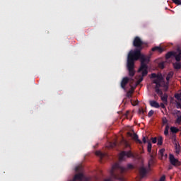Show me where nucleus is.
Instances as JSON below:
<instances>
[{"instance_id":"nucleus-1","label":"nucleus","mask_w":181,"mask_h":181,"mask_svg":"<svg viewBox=\"0 0 181 181\" xmlns=\"http://www.w3.org/2000/svg\"><path fill=\"white\" fill-rule=\"evenodd\" d=\"M141 52H142V49H135L134 50L130 51L128 54L127 66L130 77L135 76V69H134L135 62L141 60V69H146V64L151 62V57L145 56Z\"/></svg>"},{"instance_id":"nucleus-2","label":"nucleus","mask_w":181,"mask_h":181,"mask_svg":"<svg viewBox=\"0 0 181 181\" xmlns=\"http://www.w3.org/2000/svg\"><path fill=\"white\" fill-rule=\"evenodd\" d=\"M124 172H125V168L121 166L119 163H116L112 166V169L110 170V178L105 179L104 181H112V179L125 181Z\"/></svg>"},{"instance_id":"nucleus-3","label":"nucleus","mask_w":181,"mask_h":181,"mask_svg":"<svg viewBox=\"0 0 181 181\" xmlns=\"http://www.w3.org/2000/svg\"><path fill=\"white\" fill-rule=\"evenodd\" d=\"M133 46L134 47H135V49H137L139 50H144L145 46H148V43L142 41L141 37L136 36L133 40Z\"/></svg>"},{"instance_id":"nucleus-4","label":"nucleus","mask_w":181,"mask_h":181,"mask_svg":"<svg viewBox=\"0 0 181 181\" xmlns=\"http://www.w3.org/2000/svg\"><path fill=\"white\" fill-rule=\"evenodd\" d=\"M139 172L140 179H144V177H148V175H149V172H151V166L150 165H148V167L141 166L140 167Z\"/></svg>"},{"instance_id":"nucleus-5","label":"nucleus","mask_w":181,"mask_h":181,"mask_svg":"<svg viewBox=\"0 0 181 181\" xmlns=\"http://www.w3.org/2000/svg\"><path fill=\"white\" fill-rule=\"evenodd\" d=\"M125 156L127 158H135L134 153L131 151H122L119 156V160L122 161L125 160Z\"/></svg>"},{"instance_id":"nucleus-6","label":"nucleus","mask_w":181,"mask_h":181,"mask_svg":"<svg viewBox=\"0 0 181 181\" xmlns=\"http://www.w3.org/2000/svg\"><path fill=\"white\" fill-rule=\"evenodd\" d=\"M153 84H156L155 86V90L158 95H163V92H162V90H160V87H163V83H161L162 82H158V81H153Z\"/></svg>"},{"instance_id":"nucleus-7","label":"nucleus","mask_w":181,"mask_h":181,"mask_svg":"<svg viewBox=\"0 0 181 181\" xmlns=\"http://www.w3.org/2000/svg\"><path fill=\"white\" fill-rule=\"evenodd\" d=\"M169 159L171 165L173 166H176V165H177V166H180V162L179 160L175 158V156H173V154H170Z\"/></svg>"},{"instance_id":"nucleus-8","label":"nucleus","mask_w":181,"mask_h":181,"mask_svg":"<svg viewBox=\"0 0 181 181\" xmlns=\"http://www.w3.org/2000/svg\"><path fill=\"white\" fill-rule=\"evenodd\" d=\"M128 135H129V136H132V139H134V141H135V142H136V144H142V141H141L139 139V137L138 136V134H132V133L128 132Z\"/></svg>"},{"instance_id":"nucleus-9","label":"nucleus","mask_w":181,"mask_h":181,"mask_svg":"<svg viewBox=\"0 0 181 181\" xmlns=\"http://www.w3.org/2000/svg\"><path fill=\"white\" fill-rule=\"evenodd\" d=\"M174 57H175L176 62H180V60H181V49H180V48H177V51L175 52Z\"/></svg>"},{"instance_id":"nucleus-10","label":"nucleus","mask_w":181,"mask_h":181,"mask_svg":"<svg viewBox=\"0 0 181 181\" xmlns=\"http://www.w3.org/2000/svg\"><path fill=\"white\" fill-rule=\"evenodd\" d=\"M128 81H129V78H128V77H124L122 80L121 87H122V88H123V90H125V86H127V84H128Z\"/></svg>"},{"instance_id":"nucleus-11","label":"nucleus","mask_w":181,"mask_h":181,"mask_svg":"<svg viewBox=\"0 0 181 181\" xmlns=\"http://www.w3.org/2000/svg\"><path fill=\"white\" fill-rule=\"evenodd\" d=\"M146 64V68H143L141 69V66L139 69V71H142V77H145V76H148V65H146L147 64L145 63Z\"/></svg>"},{"instance_id":"nucleus-12","label":"nucleus","mask_w":181,"mask_h":181,"mask_svg":"<svg viewBox=\"0 0 181 181\" xmlns=\"http://www.w3.org/2000/svg\"><path fill=\"white\" fill-rule=\"evenodd\" d=\"M158 155L160 156V159H166L168 158V154H165V148H161L159 151Z\"/></svg>"},{"instance_id":"nucleus-13","label":"nucleus","mask_w":181,"mask_h":181,"mask_svg":"<svg viewBox=\"0 0 181 181\" xmlns=\"http://www.w3.org/2000/svg\"><path fill=\"white\" fill-rule=\"evenodd\" d=\"M150 105L153 108H160V105H159V103H158V102L156 100H150Z\"/></svg>"},{"instance_id":"nucleus-14","label":"nucleus","mask_w":181,"mask_h":181,"mask_svg":"<svg viewBox=\"0 0 181 181\" xmlns=\"http://www.w3.org/2000/svg\"><path fill=\"white\" fill-rule=\"evenodd\" d=\"M95 155L97 156H100V159H103V158H105V156H107V153H103L100 151H96Z\"/></svg>"},{"instance_id":"nucleus-15","label":"nucleus","mask_w":181,"mask_h":181,"mask_svg":"<svg viewBox=\"0 0 181 181\" xmlns=\"http://www.w3.org/2000/svg\"><path fill=\"white\" fill-rule=\"evenodd\" d=\"M171 57H175V51L168 52L165 54V59L168 60L169 59H171Z\"/></svg>"},{"instance_id":"nucleus-16","label":"nucleus","mask_w":181,"mask_h":181,"mask_svg":"<svg viewBox=\"0 0 181 181\" xmlns=\"http://www.w3.org/2000/svg\"><path fill=\"white\" fill-rule=\"evenodd\" d=\"M152 52H158V53H163V48L161 47H154L151 49Z\"/></svg>"},{"instance_id":"nucleus-17","label":"nucleus","mask_w":181,"mask_h":181,"mask_svg":"<svg viewBox=\"0 0 181 181\" xmlns=\"http://www.w3.org/2000/svg\"><path fill=\"white\" fill-rule=\"evenodd\" d=\"M173 67L175 70H180L181 69V64L180 62H175L173 63Z\"/></svg>"},{"instance_id":"nucleus-18","label":"nucleus","mask_w":181,"mask_h":181,"mask_svg":"<svg viewBox=\"0 0 181 181\" xmlns=\"http://www.w3.org/2000/svg\"><path fill=\"white\" fill-rule=\"evenodd\" d=\"M161 97V101L163 103H168V94L159 95Z\"/></svg>"},{"instance_id":"nucleus-19","label":"nucleus","mask_w":181,"mask_h":181,"mask_svg":"<svg viewBox=\"0 0 181 181\" xmlns=\"http://www.w3.org/2000/svg\"><path fill=\"white\" fill-rule=\"evenodd\" d=\"M173 71H170L167 76H166V80H167V83H169V80H170V78H172V77H173Z\"/></svg>"},{"instance_id":"nucleus-20","label":"nucleus","mask_w":181,"mask_h":181,"mask_svg":"<svg viewBox=\"0 0 181 181\" xmlns=\"http://www.w3.org/2000/svg\"><path fill=\"white\" fill-rule=\"evenodd\" d=\"M162 80H163V76H162V74H160L157 75L156 79H154L153 81L162 82Z\"/></svg>"},{"instance_id":"nucleus-21","label":"nucleus","mask_w":181,"mask_h":181,"mask_svg":"<svg viewBox=\"0 0 181 181\" xmlns=\"http://www.w3.org/2000/svg\"><path fill=\"white\" fill-rule=\"evenodd\" d=\"M163 91H168L169 90V83H165V82H163Z\"/></svg>"},{"instance_id":"nucleus-22","label":"nucleus","mask_w":181,"mask_h":181,"mask_svg":"<svg viewBox=\"0 0 181 181\" xmlns=\"http://www.w3.org/2000/svg\"><path fill=\"white\" fill-rule=\"evenodd\" d=\"M147 151L148 153H151V152H152V144L150 141L148 142Z\"/></svg>"},{"instance_id":"nucleus-23","label":"nucleus","mask_w":181,"mask_h":181,"mask_svg":"<svg viewBox=\"0 0 181 181\" xmlns=\"http://www.w3.org/2000/svg\"><path fill=\"white\" fill-rule=\"evenodd\" d=\"M133 93H134V90H129L126 94V97H127V98H132Z\"/></svg>"},{"instance_id":"nucleus-24","label":"nucleus","mask_w":181,"mask_h":181,"mask_svg":"<svg viewBox=\"0 0 181 181\" xmlns=\"http://www.w3.org/2000/svg\"><path fill=\"white\" fill-rule=\"evenodd\" d=\"M170 131L173 132V134H177V132H179V129L172 127H170Z\"/></svg>"},{"instance_id":"nucleus-25","label":"nucleus","mask_w":181,"mask_h":181,"mask_svg":"<svg viewBox=\"0 0 181 181\" xmlns=\"http://www.w3.org/2000/svg\"><path fill=\"white\" fill-rule=\"evenodd\" d=\"M175 124H178V125H180V124H181V115L180 116H179V115L177 116V119L175 120Z\"/></svg>"},{"instance_id":"nucleus-26","label":"nucleus","mask_w":181,"mask_h":181,"mask_svg":"<svg viewBox=\"0 0 181 181\" xmlns=\"http://www.w3.org/2000/svg\"><path fill=\"white\" fill-rule=\"evenodd\" d=\"M164 135H165V136H168V135H169V126L165 127V129L164 130Z\"/></svg>"},{"instance_id":"nucleus-27","label":"nucleus","mask_w":181,"mask_h":181,"mask_svg":"<svg viewBox=\"0 0 181 181\" xmlns=\"http://www.w3.org/2000/svg\"><path fill=\"white\" fill-rule=\"evenodd\" d=\"M163 144V138L159 136L158 139V145H162Z\"/></svg>"},{"instance_id":"nucleus-28","label":"nucleus","mask_w":181,"mask_h":181,"mask_svg":"<svg viewBox=\"0 0 181 181\" xmlns=\"http://www.w3.org/2000/svg\"><path fill=\"white\" fill-rule=\"evenodd\" d=\"M145 112H146V110H144L143 108H139V114L145 115Z\"/></svg>"},{"instance_id":"nucleus-29","label":"nucleus","mask_w":181,"mask_h":181,"mask_svg":"<svg viewBox=\"0 0 181 181\" xmlns=\"http://www.w3.org/2000/svg\"><path fill=\"white\" fill-rule=\"evenodd\" d=\"M76 172H83V167L82 166H77L75 168Z\"/></svg>"},{"instance_id":"nucleus-30","label":"nucleus","mask_w":181,"mask_h":181,"mask_svg":"<svg viewBox=\"0 0 181 181\" xmlns=\"http://www.w3.org/2000/svg\"><path fill=\"white\" fill-rule=\"evenodd\" d=\"M175 5H181V0H172Z\"/></svg>"},{"instance_id":"nucleus-31","label":"nucleus","mask_w":181,"mask_h":181,"mask_svg":"<svg viewBox=\"0 0 181 181\" xmlns=\"http://www.w3.org/2000/svg\"><path fill=\"white\" fill-rule=\"evenodd\" d=\"M154 112H154L153 110H150V111L148 112V117L149 118H151V117H152V115H153Z\"/></svg>"},{"instance_id":"nucleus-32","label":"nucleus","mask_w":181,"mask_h":181,"mask_svg":"<svg viewBox=\"0 0 181 181\" xmlns=\"http://www.w3.org/2000/svg\"><path fill=\"white\" fill-rule=\"evenodd\" d=\"M159 67L160 69H165V64L163 62H160L159 64H158Z\"/></svg>"},{"instance_id":"nucleus-33","label":"nucleus","mask_w":181,"mask_h":181,"mask_svg":"<svg viewBox=\"0 0 181 181\" xmlns=\"http://www.w3.org/2000/svg\"><path fill=\"white\" fill-rule=\"evenodd\" d=\"M158 77V75L155 73L151 74V78H156Z\"/></svg>"},{"instance_id":"nucleus-34","label":"nucleus","mask_w":181,"mask_h":181,"mask_svg":"<svg viewBox=\"0 0 181 181\" xmlns=\"http://www.w3.org/2000/svg\"><path fill=\"white\" fill-rule=\"evenodd\" d=\"M151 141L153 144H156V142L158 141V139H156V137L152 138Z\"/></svg>"},{"instance_id":"nucleus-35","label":"nucleus","mask_w":181,"mask_h":181,"mask_svg":"<svg viewBox=\"0 0 181 181\" xmlns=\"http://www.w3.org/2000/svg\"><path fill=\"white\" fill-rule=\"evenodd\" d=\"M180 94H176V95H175V98L177 99V100H181V98H180Z\"/></svg>"},{"instance_id":"nucleus-36","label":"nucleus","mask_w":181,"mask_h":181,"mask_svg":"<svg viewBox=\"0 0 181 181\" xmlns=\"http://www.w3.org/2000/svg\"><path fill=\"white\" fill-rule=\"evenodd\" d=\"M177 108H180L181 109V102H177L176 104Z\"/></svg>"},{"instance_id":"nucleus-37","label":"nucleus","mask_w":181,"mask_h":181,"mask_svg":"<svg viewBox=\"0 0 181 181\" xmlns=\"http://www.w3.org/2000/svg\"><path fill=\"white\" fill-rule=\"evenodd\" d=\"M127 168H128V169H133L134 165H131V164H129V165H127Z\"/></svg>"},{"instance_id":"nucleus-38","label":"nucleus","mask_w":181,"mask_h":181,"mask_svg":"<svg viewBox=\"0 0 181 181\" xmlns=\"http://www.w3.org/2000/svg\"><path fill=\"white\" fill-rule=\"evenodd\" d=\"M160 107L161 108H163V109L166 108L164 103H160Z\"/></svg>"},{"instance_id":"nucleus-39","label":"nucleus","mask_w":181,"mask_h":181,"mask_svg":"<svg viewBox=\"0 0 181 181\" xmlns=\"http://www.w3.org/2000/svg\"><path fill=\"white\" fill-rule=\"evenodd\" d=\"M143 142L144 144H146V139L145 138V136H143Z\"/></svg>"},{"instance_id":"nucleus-40","label":"nucleus","mask_w":181,"mask_h":181,"mask_svg":"<svg viewBox=\"0 0 181 181\" xmlns=\"http://www.w3.org/2000/svg\"><path fill=\"white\" fill-rule=\"evenodd\" d=\"M90 180H91V179L90 177L85 178V181H90Z\"/></svg>"},{"instance_id":"nucleus-41","label":"nucleus","mask_w":181,"mask_h":181,"mask_svg":"<svg viewBox=\"0 0 181 181\" xmlns=\"http://www.w3.org/2000/svg\"><path fill=\"white\" fill-rule=\"evenodd\" d=\"M151 159H153V154H150Z\"/></svg>"},{"instance_id":"nucleus-42","label":"nucleus","mask_w":181,"mask_h":181,"mask_svg":"<svg viewBox=\"0 0 181 181\" xmlns=\"http://www.w3.org/2000/svg\"><path fill=\"white\" fill-rule=\"evenodd\" d=\"M113 145H114V146H117V144H116V143H114Z\"/></svg>"},{"instance_id":"nucleus-43","label":"nucleus","mask_w":181,"mask_h":181,"mask_svg":"<svg viewBox=\"0 0 181 181\" xmlns=\"http://www.w3.org/2000/svg\"><path fill=\"white\" fill-rule=\"evenodd\" d=\"M163 123H164V124H166V121H165H165H163Z\"/></svg>"}]
</instances>
